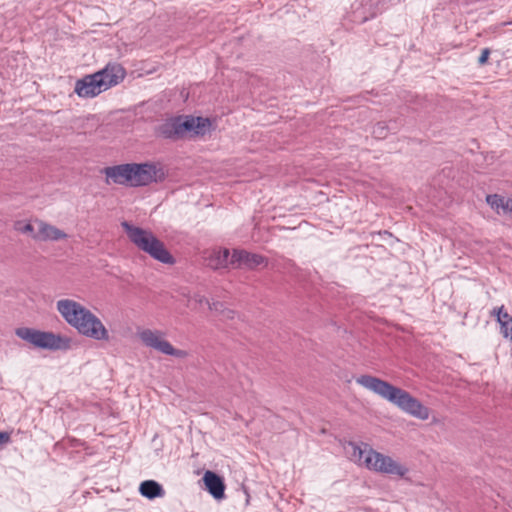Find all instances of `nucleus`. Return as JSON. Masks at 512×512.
Here are the masks:
<instances>
[{"label":"nucleus","mask_w":512,"mask_h":512,"mask_svg":"<svg viewBox=\"0 0 512 512\" xmlns=\"http://www.w3.org/2000/svg\"><path fill=\"white\" fill-rule=\"evenodd\" d=\"M356 383L414 418L425 421L430 417V409L427 406L423 405L406 390L387 381L371 375H361L356 378Z\"/></svg>","instance_id":"obj_1"},{"label":"nucleus","mask_w":512,"mask_h":512,"mask_svg":"<svg viewBox=\"0 0 512 512\" xmlns=\"http://www.w3.org/2000/svg\"><path fill=\"white\" fill-rule=\"evenodd\" d=\"M56 310L81 335L97 341L110 340L109 331L100 318L81 303L69 298L60 299L56 302Z\"/></svg>","instance_id":"obj_2"},{"label":"nucleus","mask_w":512,"mask_h":512,"mask_svg":"<svg viewBox=\"0 0 512 512\" xmlns=\"http://www.w3.org/2000/svg\"><path fill=\"white\" fill-rule=\"evenodd\" d=\"M345 449L349 458L354 463L372 472L399 478H404L409 472L405 464L389 455L374 450L369 444L350 442Z\"/></svg>","instance_id":"obj_3"},{"label":"nucleus","mask_w":512,"mask_h":512,"mask_svg":"<svg viewBox=\"0 0 512 512\" xmlns=\"http://www.w3.org/2000/svg\"><path fill=\"white\" fill-rule=\"evenodd\" d=\"M121 226L129 240L139 250L161 263L173 264L175 262L164 243L152 231L135 226L127 221L122 222Z\"/></svg>","instance_id":"obj_4"},{"label":"nucleus","mask_w":512,"mask_h":512,"mask_svg":"<svg viewBox=\"0 0 512 512\" xmlns=\"http://www.w3.org/2000/svg\"><path fill=\"white\" fill-rule=\"evenodd\" d=\"M213 129L208 118L184 116L167 120L159 127V134L165 138L205 136Z\"/></svg>","instance_id":"obj_5"},{"label":"nucleus","mask_w":512,"mask_h":512,"mask_svg":"<svg viewBox=\"0 0 512 512\" xmlns=\"http://www.w3.org/2000/svg\"><path fill=\"white\" fill-rule=\"evenodd\" d=\"M16 335L33 346L47 350H69L72 339L61 334L21 327L16 329Z\"/></svg>","instance_id":"obj_6"},{"label":"nucleus","mask_w":512,"mask_h":512,"mask_svg":"<svg viewBox=\"0 0 512 512\" xmlns=\"http://www.w3.org/2000/svg\"><path fill=\"white\" fill-rule=\"evenodd\" d=\"M137 337L140 342L151 349L162 354L184 359L188 356V352L175 348L166 338L165 333L160 330L143 328L137 331Z\"/></svg>","instance_id":"obj_7"},{"label":"nucleus","mask_w":512,"mask_h":512,"mask_svg":"<svg viewBox=\"0 0 512 512\" xmlns=\"http://www.w3.org/2000/svg\"><path fill=\"white\" fill-rule=\"evenodd\" d=\"M164 179L163 170L155 163H131L130 187L148 186Z\"/></svg>","instance_id":"obj_8"},{"label":"nucleus","mask_w":512,"mask_h":512,"mask_svg":"<svg viewBox=\"0 0 512 512\" xmlns=\"http://www.w3.org/2000/svg\"><path fill=\"white\" fill-rule=\"evenodd\" d=\"M103 87L98 74L93 73L77 80L74 91L81 98H93L104 92Z\"/></svg>","instance_id":"obj_9"},{"label":"nucleus","mask_w":512,"mask_h":512,"mask_svg":"<svg viewBox=\"0 0 512 512\" xmlns=\"http://www.w3.org/2000/svg\"><path fill=\"white\" fill-rule=\"evenodd\" d=\"M105 183L130 187L131 163L105 167L102 170Z\"/></svg>","instance_id":"obj_10"},{"label":"nucleus","mask_w":512,"mask_h":512,"mask_svg":"<svg viewBox=\"0 0 512 512\" xmlns=\"http://www.w3.org/2000/svg\"><path fill=\"white\" fill-rule=\"evenodd\" d=\"M95 74H98L99 79L104 84L103 89L106 91L111 87L121 83L126 76V71L122 65L118 63H109L105 66V68L96 72Z\"/></svg>","instance_id":"obj_11"},{"label":"nucleus","mask_w":512,"mask_h":512,"mask_svg":"<svg viewBox=\"0 0 512 512\" xmlns=\"http://www.w3.org/2000/svg\"><path fill=\"white\" fill-rule=\"evenodd\" d=\"M68 235L58 227L36 218V234L33 235L35 241H59L67 239Z\"/></svg>","instance_id":"obj_12"},{"label":"nucleus","mask_w":512,"mask_h":512,"mask_svg":"<svg viewBox=\"0 0 512 512\" xmlns=\"http://www.w3.org/2000/svg\"><path fill=\"white\" fill-rule=\"evenodd\" d=\"M233 267L254 269L261 265H266L267 260L258 254H252L245 250H234L231 255Z\"/></svg>","instance_id":"obj_13"},{"label":"nucleus","mask_w":512,"mask_h":512,"mask_svg":"<svg viewBox=\"0 0 512 512\" xmlns=\"http://www.w3.org/2000/svg\"><path fill=\"white\" fill-rule=\"evenodd\" d=\"M486 202L498 215L512 216V198L492 194L486 197Z\"/></svg>","instance_id":"obj_14"},{"label":"nucleus","mask_w":512,"mask_h":512,"mask_svg":"<svg viewBox=\"0 0 512 512\" xmlns=\"http://www.w3.org/2000/svg\"><path fill=\"white\" fill-rule=\"evenodd\" d=\"M203 481L208 492L215 499L219 500L224 498L225 485L220 476L212 471H206L203 476Z\"/></svg>","instance_id":"obj_15"},{"label":"nucleus","mask_w":512,"mask_h":512,"mask_svg":"<svg viewBox=\"0 0 512 512\" xmlns=\"http://www.w3.org/2000/svg\"><path fill=\"white\" fill-rule=\"evenodd\" d=\"M492 315L496 317L500 325V333L504 338L512 340V316L504 310V307L495 308Z\"/></svg>","instance_id":"obj_16"},{"label":"nucleus","mask_w":512,"mask_h":512,"mask_svg":"<svg viewBox=\"0 0 512 512\" xmlns=\"http://www.w3.org/2000/svg\"><path fill=\"white\" fill-rule=\"evenodd\" d=\"M207 265L213 269L232 266L231 256L228 249L214 250L207 258Z\"/></svg>","instance_id":"obj_17"},{"label":"nucleus","mask_w":512,"mask_h":512,"mask_svg":"<svg viewBox=\"0 0 512 512\" xmlns=\"http://www.w3.org/2000/svg\"><path fill=\"white\" fill-rule=\"evenodd\" d=\"M139 492L148 499H155L165 495L163 487L154 480L143 481L139 486Z\"/></svg>","instance_id":"obj_18"},{"label":"nucleus","mask_w":512,"mask_h":512,"mask_svg":"<svg viewBox=\"0 0 512 512\" xmlns=\"http://www.w3.org/2000/svg\"><path fill=\"white\" fill-rule=\"evenodd\" d=\"M13 229L24 235H28L33 239V235L36 234V218L32 220H16L13 223Z\"/></svg>","instance_id":"obj_19"},{"label":"nucleus","mask_w":512,"mask_h":512,"mask_svg":"<svg viewBox=\"0 0 512 512\" xmlns=\"http://www.w3.org/2000/svg\"><path fill=\"white\" fill-rule=\"evenodd\" d=\"M387 133H388V128H387L386 123H384V122H378L373 127L372 134L376 138H379V139L385 138L387 136Z\"/></svg>","instance_id":"obj_20"},{"label":"nucleus","mask_w":512,"mask_h":512,"mask_svg":"<svg viewBox=\"0 0 512 512\" xmlns=\"http://www.w3.org/2000/svg\"><path fill=\"white\" fill-rule=\"evenodd\" d=\"M489 55H490V50L488 48L483 49L482 53L478 59V63L480 65H485L488 61Z\"/></svg>","instance_id":"obj_21"},{"label":"nucleus","mask_w":512,"mask_h":512,"mask_svg":"<svg viewBox=\"0 0 512 512\" xmlns=\"http://www.w3.org/2000/svg\"><path fill=\"white\" fill-rule=\"evenodd\" d=\"M11 440L9 432H0V447L8 444Z\"/></svg>","instance_id":"obj_22"},{"label":"nucleus","mask_w":512,"mask_h":512,"mask_svg":"<svg viewBox=\"0 0 512 512\" xmlns=\"http://www.w3.org/2000/svg\"><path fill=\"white\" fill-rule=\"evenodd\" d=\"M192 301H195V302L200 303V304L202 302H206L207 304H209L208 301L204 297H202L200 295H195L192 299H189L188 300L189 305L191 304Z\"/></svg>","instance_id":"obj_23"},{"label":"nucleus","mask_w":512,"mask_h":512,"mask_svg":"<svg viewBox=\"0 0 512 512\" xmlns=\"http://www.w3.org/2000/svg\"><path fill=\"white\" fill-rule=\"evenodd\" d=\"M244 493L246 495V504L248 505L249 504V500H250V495H249V493L247 492L246 489L244 490Z\"/></svg>","instance_id":"obj_24"}]
</instances>
